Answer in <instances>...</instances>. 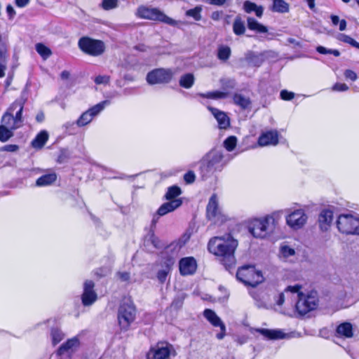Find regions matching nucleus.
<instances>
[{
  "instance_id": "obj_10",
  "label": "nucleus",
  "mask_w": 359,
  "mask_h": 359,
  "mask_svg": "<svg viewBox=\"0 0 359 359\" xmlns=\"http://www.w3.org/2000/svg\"><path fill=\"white\" fill-rule=\"evenodd\" d=\"M109 104L110 102L109 100H104L89 108L82 113L76 121V126L81 128L88 125L94 118L97 116Z\"/></svg>"
},
{
  "instance_id": "obj_3",
  "label": "nucleus",
  "mask_w": 359,
  "mask_h": 359,
  "mask_svg": "<svg viewBox=\"0 0 359 359\" xmlns=\"http://www.w3.org/2000/svg\"><path fill=\"white\" fill-rule=\"evenodd\" d=\"M295 300H297L294 304L296 310L302 316L316 309L318 304L317 294L314 292L304 294L299 290L295 293L294 301Z\"/></svg>"
},
{
  "instance_id": "obj_5",
  "label": "nucleus",
  "mask_w": 359,
  "mask_h": 359,
  "mask_svg": "<svg viewBox=\"0 0 359 359\" xmlns=\"http://www.w3.org/2000/svg\"><path fill=\"white\" fill-rule=\"evenodd\" d=\"M135 316L136 309L133 303L129 299L123 302L118 312V320L121 330H127L135 320Z\"/></svg>"
},
{
  "instance_id": "obj_8",
  "label": "nucleus",
  "mask_w": 359,
  "mask_h": 359,
  "mask_svg": "<svg viewBox=\"0 0 359 359\" xmlns=\"http://www.w3.org/2000/svg\"><path fill=\"white\" fill-rule=\"evenodd\" d=\"M137 13L141 18L157 20L172 26H175L177 24L176 20L167 16L158 8L140 6L138 8Z\"/></svg>"
},
{
  "instance_id": "obj_63",
  "label": "nucleus",
  "mask_w": 359,
  "mask_h": 359,
  "mask_svg": "<svg viewBox=\"0 0 359 359\" xmlns=\"http://www.w3.org/2000/svg\"><path fill=\"white\" fill-rule=\"evenodd\" d=\"M6 12L10 18H13L15 15V11L13 7L10 4H8L6 6Z\"/></svg>"
},
{
  "instance_id": "obj_48",
  "label": "nucleus",
  "mask_w": 359,
  "mask_h": 359,
  "mask_svg": "<svg viewBox=\"0 0 359 359\" xmlns=\"http://www.w3.org/2000/svg\"><path fill=\"white\" fill-rule=\"evenodd\" d=\"M316 51L320 54H323V55H325V54H332L334 55L335 57H338L340 55V53L338 50H336V49H328L325 47H323L322 46H318L317 48H316Z\"/></svg>"
},
{
  "instance_id": "obj_14",
  "label": "nucleus",
  "mask_w": 359,
  "mask_h": 359,
  "mask_svg": "<svg viewBox=\"0 0 359 359\" xmlns=\"http://www.w3.org/2000/svg\"><path fill=\"white\" fill-rule=\"evenodd\" d=\"M182 205V200H171L163 203L157 210L154 215L151 224L155 225L160 217L164 216L170 212L175 211Z\"/></svg>"
},
{
  "instance_id": "obj_61",
  "label": "nucleus",
  "mask_w": 359,
  "mask_h": 359,
  "mask_svg": "<svg viewBox=\"0 0 359 359\" xmlns=\"http://www.w3.org/2000/svg\"><path fill=\"white\" fill-rule=\"evenodd\" d=\"M118 277L122 280V281H128L130 279V273L128 272L124 271V272H118L117 273Z\"/></svg>"
},
{
  "instance_id": "obj_64",
  "label": "nucleus",
  "mask_w": 359,
  "mask_h": 359,
  "mask_svg": "<svg viewBox=\"0 0 359 359\" xmlns=\"http://www.w3.org/2000/svg\"><path fill=\"white\" fill-rule=\"evenodd\" d=\"M29 0H15V4L20 8H23L28 4Z\"/></svg>"
},
{
  "instance_id": "obj_2",
  "label": "nucleus",
  "mask_w": 359,
  "mask_h": 359,
  "mask_svg": "<svg viewBox=\"0 0 359 359\" xmlns=\"http://www.w3.org/2000/svg\"><path fill=\"white\" fill-rule=\"evenodd\" d=\"M282 213V210H278L262 217L251 219L248 224V231L256 238L264 239L270 236L274 232Z\"/></svg>"
},
{
  "instance_id": "obj_60",
  "label": "nucleus",
  "mask_w": 359,
  "mask_h": 359,
  "mask_svg": "<svg viewBox=\"0 0 359 359\" xmlns=\"http://www.w3.org/2000/svg\"><path fill=\"white\" fill-rule=\"evenodd\" d=\"M205 1L210 5L222 6L226 4V0H205Z\"/></svg>"
},
{
  "instance_id": "obj_42",
  "label": "nucleus",
  "mask_w": 359,
  "mask_h": 359,
  "mask_svg": "<svg viewBox=\"0 0 359 359\" xmlns=\"http://www.w3.org/2000/svg\"><path fill=\"white\" fill-rule=\"evenodd\" d=\"M8 57L7 41L0 34V61L6 63Z\"/></svg>"
},
{
  "instance_id": "obj_19",
  "label": "nucleus",
  "mask_w": 359,
  "mask_h": 359,
  "mask_svg": "<svg viewBox=\"0 0 359 359\" xmlns=\"http://www.w3.org/2000/svg\"><path fill=\"white\" fill-rule=\"evenodd\" d=\"M302 286L299 285H290L287 287L285 291L282 293H280L276 299V304L278 306H282L287 299L288 302H290V305L293 306L294 304V297L295 293L299 292L301 290Z\"/></svg>"
},
{
  "instance_id": "obj_6",
  "label": "nucleus",
  "mask_w": 359,
  "mask_h": 359,
  "mask_svg": "<svg viewBox=\"0 0 359 359\" xmlns=\"http://www.w3.org/2000/svg\"><path fill=\"white\" fill-rule=\"evenodd\" d=\"M337 226L342 233L359 235V218L353 215H340L337 220Z\"/></svg>"
},
{
  "instance_id": "obj_57",
  "label": "nucleus",
  "mask_w": 359,
  "mask_h": 359,
  "mask_svg": "<svg viewBox=\"0 0 359 359\" xmlns=\"http://www.w3.org/2000/svg\"><path fill=\"white\" fill-rule=\"evenodd\" d=\"M19 147L16 144H6L1 148V151H6L10 152L16 151Z\"/></svg>"
},
{
  "instance_id": "obj_58",
  "label": "nucleus",
  "mask_w": 359,
  "mask_h": 359,
  "mask_svg": "<svg viewBox=\"0 0 359 359\" xmlns=\"http://www.w3.org/2000/svg\"><path fill=\"white\" fill-rule=\"evenodd\" d=\"M344 76L346 79H348L353 81L357 79V74L351 69H346L344 72Z\"/></svg>"
},
{
  "instance_id": "obj_20",
  "label": "nucleus",
  "mask_w": 359,
  "mask_h": 359,
  "mask_svg": "<svg viewBox=\"0 0 359 359\" xmlns=\"http://www.w3.org/2000/svg\"><path fill=\"white\" fill-rule=\"evenodd\" d=\"M79 346L80 341L79 338L77 337H74L62 344L58 348L57 353L59 355L67 354L70 356L78 350Z\"/></svg>"
},
{
  "instance_id": "obj_16",
  "label": "nucleus",
  "mask_w": 359,
  "mask_h": 359,
  "mask_svg": "<svg viewBox=\"0 0 359 359\" xmlns=\"http://www.w3.org/2000/svg\"><path fill=\"white\" fill-rule=\"evenodd\" d=\"M206 212L208 219L214 222H217L219 220L222 221V215L219 208L218 198L215 194H213L209 199L206 208Z\"/></svg>"
},
{
  "instance_id": "obj_31",
  "label": "nucleus",
  "mask_w": 359,
  "mask_h": 359,
  "mask_svg": "<svg viewBox=\"0 0 359 359\" xmlns=\"http://www.w3.org/2000/svg\"><path fill=\"white\" fill-rule=\"evenodd\" d=\"M243 9L247 13L255 12L258 18H261L263 15L264 8L262 6H257L256 4L245 1L243 4Z\"/></svg>"
},
{
  "instance_id": "obj_27",
  "label": "nucleus",
  "mask_w": 359,
  "mask_h": 359,
  "mask_svg": "<svg viewBox=\"0 0 359 359\" xmlns=\"http://www.w3.org/2000/svg\"><path fill=\"white\" fill-rule=\"evenodd\" d=\"M1 126H6V127L10 128L11 130H15L18 128V124L15 123L14 115L8 108L4 114L1 117Z\"/></svg>"
},
{
  "instance_id": "obj_4",
  "label": "nucleus",
  "mask_w": 359,
  "mask_h": 359,
  "mask_svg": "<svg viewBox=\"0 0 359 359\" xmlns=\"http://www.w3.org/2000/svg\"><path fill=\"white\" fill-rule=\"evenodd\" d=\"M237 279L245 285L256 287L263 280L262 272L257 271L252 265L243 266L239 268L236 273Z\"/></svg>"
},
{
  "instance_id": "obj_30",
  "label": "nucleus",
  "mask_w": 359,
  "mask_h": 359,
  "mask_svg": "<svg viewBox=\"0 0 359 359\" xmlns=\"http://www.w3.org/2000/svg\"><path fill=\"white\" fill-rule=\"evenodd\" d=\"M49 137L46 130L40 131L32 141V146L34 149H41L46 143Z\"/></svg>"
},
{
  "instance_id": "obj_51",
  "label": "nucleus",
  "mask_w": 359,
  "mask_h": 359,
  "mask_svg": "<svg viewBox=\"0 0 359 359\" xmlns=\"http://www.w3.org/2000/svg\"><path fill=\"white\" fill-rule=\"evenodd\" d=\"M75 125H76V121H68L62 126V128L65 129L66 133L72 135L74 133V130Z\"/></svg>"
},
{
  "instance_id": "obj_13",
  "label": "nucleus",
  "mask_w": 359,
  "mask_h": 359,
  "mask_svg": "<svg viewBox=\"0 0 359 359\" xmlns=\"http://www.w3.org/2000/svg\"><path fill=\"white\" fill-rule=\"evenodd\" d=\"M27 94L25 92H22L19 98L16 99L10 107V111L14 115L15 121L18 124V127H20L22 124V111L24 105L27 101Z\"/></svg>"
},
{
  "instance_id": "obj_55",
  "label": "nucleus",
  "mask_w": 359,
  "mask_h": 359,
  "mask_svg": "<svg viewBox=\"0 0 359 359\" xmlns=\"http://www.w3.org/2000/svg\"><path fill=\"white\" fill-rule=\"evenodd\" d=\"M333 91L344 92L348 90V86L346 83H336L332 87Z\"/></svg>"
},
{
  "instance_id": "obj_22",
  "label": "nucleus",
  "mask_w": 359,
  "mask_h": 359,
  "mask_svg": "<svg viewBox=\"0 0 359 359\" xmlns=\"http://www.w3.org/2000/svg\"><path fill=\"white\" fill-rule=\"evenodd\" d=\"M333 221V212L329 209H323L318 216V224L321 231H327L330 229Z\"/></svg>"
},
{
  "instance_id": "obj_46",
  "label": "nucleus",
  "mask_w": 359,
  "mask_h": 359,
  "mask_svg": "<svg viewBox=\"0 0 359 359\" xmlns=\"http://www.w3.org/2000/svg\"><path fill=\"white\" fill-rule=\"evenodd\" d=\"M332 23L334 26H337L339 24V29L340 31H344L346 27V21L345 20H339L337 15H332L330 16Z\"/></svg>"
},
{
  "instance_id": "obj_29",
  "label": "nucleus",
  "mask_w": 359,
  "mask_h": 359,
  "mask_svg": "<svg viewBox=\"0 0 359 359\" xmlns=\"http://www.w3.org/2000/svg\"><path fill=\"white\" fill-rule=\"evenodd\" d=\"M336 332L339 337L351 338L353 335L352 325L348 322L342 323L337 326Z\"/></svg>"
},
{
  "instance_id": "obj_44",
  "label": "nucleus",
  "mask_w": 359,
  "mask_h": 359,
  "mask_svg": "<svg viewBox=\"0 0 359 359\" xmlns=\"http://www.w3.org/2000/svg\"><path fill=\"white\" fill-rule=\"evenodd\" d=\"M201 6H196L192 9L187 11L186 15L193 18L195 20H201Z\"/></svg>"
},
{
  "instance_id": "obj_15",
  "label": "nucleus",
  "mask_w": 359,
  "mask_h": 359,
  "mask_svg": "<svg viewBox=\"0 0 359 359\" xmlns=\"http://www.w3.org/2000/svg\"><path fill=\"white\" fill-rule=\"evenodd\" d=\"M203 316L212 325L220 328V332L217 334L216 337L219 340L222 339L226 335V326L221 318L214 311L209 309L203 311Z\"/></svg>"
},
{
  "instance_id": "obj_45",
  "label": "nucleus",
  "mask_w": 359,
  "mask_h": 359,
  "mask_svg": "<svg viewBox=\"0 0 359 359\" xmlns=\"http://www.w3.org/2000/svg\"><path fill=\"white\" fill-rule=\"evenodd\" d=\"M236 143V137L235 136H230L224 140V146L226 149V150L231 151L235 149Z\"/></svg>"
},
{
  "instance_id": "obj_18",
  "label": "nucleus",
  "mask_w": 359,
  "mask_h": 359,
  "mask_svg": "<svg viewBox=\"0 0 359 359\" xmlns=\"http://www.w3.org/2000/svg\"><path fill=\"white\" fill-rule=\"evenodd\" d=\"M95 284L92 280H86L83 285V292L81 300L84 306L92 305L97 299V296L94 290Z\"/></svg>"
},
{
  "instance_id": "obj_21",
  "label": "nucleus",
  "mask_w": 359,
  "mask_h": 359,
  "mask_svg": "<svg viewBox=\"0 0 359 359\" xmlns=\"http://www.w3.org/2000/svg\"><path fill=\"white\" fill-rule=\"evenodd\" d=\"M278 143V133L276 130H271L262 133L258 139V144L262 147L276 145Z\"/></svg>"
},
{
  "instance_id": "obj_37",
  "label": "nucleus",
  "mask_w": 359,
  "mask_h": 359,
  "mask_svg": "<svg viewBox=\"0 0 359 359\" xmlns=\"http://www.w3.org/2000/svg\"><path fill=\"white\" fill-rule=\"evenodd\" d=\"M244 22L240 16H236L233 23V32L236 35L241 36L245 32Z\"/></svg>"
},
{
  "instance_id": "obj_35",
  "label": "nucleus",
  "mask_w": 359,
  "mask_h": 359,
  "mask_svg": "<svg viewBox=\"0 0 359 359\" xmlns=\"http://www.w3.org/2000/svg\"><path fill=\"white\" fill-rule=\"evenodd\" d=\"M233 102L243 109H248L250 107L251 101L249 97L241 94L236 93L233 97Z\"/></svg>"
},
{
  "instance_id": "obj_25",
  "label": "nucleus",
  "mask_w": 359,
  "mask_h": 359,
  "mask_svg": "<svg viewBox=\"0 0 359 359\" xmlns=\"http://www.w3.org/2000/svg\"><path fill=\"white\" fill-rule=\"evenodd\" d=\"M174 263L175 259L172 257H168L164 262L163 269L159 270L157 273V278L161 283H163L166 280L167 276L170 272Z\"/></svg>"
},
{
  "instance_id": "obj_17",
  "label": "nucleus",
  "mask_w": 359,
  "mask_h": 359,
  "mask_svg": "<svg viewBox=\"0 0 359 359\" xmlns=\"http://www.w3.org/2000/svg\"><path fill=\"white\" fill-rule=\"evenodd\" d=\"M271 51H264L262 53H255L252 50H248L245 53L244 60L248 64V65L255 67H260L265 59L269 56Z\"/></svg>"
},
{
  "instance_id": "obj_54",
  "label": "nucleus",
  "mask_w": 359,
  "mask_h": 359,
  "mask_svg": "<svg viewBox=\"0 0 359 359\" xmlns=\"http://www.w3.org/2000/svg\"><path fill=\"white\" fill-rule=\"evenodd\" d=\"M342 41L345 43L351 44L352 46L359 49V43L349 36L342 35Z\"/></svg>"
},
{
  "instance_id": "obj_9",
  "label": "nucleus",
  "mask_w": 359,
  "mask_h": 359,
  "mask_svg": "<svg viewBox=\"0 0 359 359\" xmlns=\"http://www.w3.org/2000/svg\"><path fill=\"white\" fill-rule=\"evenodd\" d=\"M175 74L171 69L157 68L148 72L147 81L150 85L169 83Z\"/></svg>"
},
{
  "instance_id": "obj_52",
  "label": "nucleus",
  "mask_w": 359,
  "mask_h": 359,
  "mask_svg": "<svg viewBox=\"0 0 359 359\" xmlns=\"http://www.w3.org/2000/svg\"><path fill=\"white\" fill-rule=\"evenodd\" d=\"M110 77L107 75H99L95 78V83L97 85L107 84L109 82Z\"/></svg>"
},
{
  "instance_id": "obj_32",
  "label": "nucleus",
  "mask_w": 359,
  "mask_h": 359,
  "mask_svg": "<svg viewBox=\"0 0 359 359\" xmlns=\"http://www.w3.org/2000/svg\"><path fill=\"white\" fill-rule=\"evenodd\" d=\"M57 175L55 172L43 175L39 177L36 182V186L37 187H46L52 184L55 182Z\"/></svg>"
},
{
  "instance_id": "obj_39",
  "label": "nucleus",
  "mask_w": 359,
  "mask_h": 359,
  "mask_svg": "<svg viewBox=\"0 0 359 359\" xmlns=\"http://www.w3.org/2000/svg\"><path fill=\"white\" fill-rule=\"evenodd\" d=\"M231 50L228 46H219L217 49V58L223 62L227 61L231 56Z\"/></svg>"
},
{
  "instance_id": "obj_49",
  "label": "nucleus",
  "mask_w": 359,
  "mask_h": 359,
  "mask_svg": "<svg viewBox=\"0 0 359 359\" xmlns=\"http://www.w3.org/2000/svg\"><path fill=\"white\" fill-rule=\"evenodd\" d=\"M118 6V0H102V7L104 10L109 11Z\"/></svg>"
},
{
  "instance_id": "obj_59",
  "label": "nucleus",
  "mask_w": 359,
  "mask_h": 359,
  "mask_svg": "<svg viewBox=\"0 0 359 359\" xmlns=\"http://www.w3.org/2000/svg\"><path fill=\"white\" fill-rule=\"evenodd\" d=\"M252 297L256 300V306L258 308H265L266 304L257 299V292L253 291L250 292Z\"/></svg>"
},
{
  "instance_id": "obj_23",
  "label": "nucleus",
  "mask_w": 359,
  "mask_h": 359,
  "mask_svg": "<svg viewBox=\"0 0 359 359\" xmlns=\"http://www.w3.org/2000/svg\"><path fill=\"white\" fill-rule=\"evenodd\" d=\"M208 109L217 120L220 129H226L229 127L230 119L225 112L210 106H208Z\"/></svg>"
},
{
  "instance_id": "obj_53",
  "label": "nucleus",
  "mask_w": 359,
  "mask_h": 359,
  "mask_svg": "<svg viewBox=\"0 0 359 359\" xmlns=\"http://www.w3.org/2000/svg\"><path fill=\"white\" fill-rule=\"evenodd\" d=\"M280 95L282 100L287 101L291 100L294 97V93L287 90H281Z\"/></svg>"
},
{
  "instance_id": "obj_7",
  "label": "nucleus",
  "mask_w": 359,
  "mask_h": 359,
  "mask_svg": "<svg viewBox=\"0 0 359 359\" xmlns=\"http://www.w3.org/2000/svg\"><path fill=\"white\" fill-rule=\"evenodd\" d=\"M78 46L81 51L91 56H99L105 50L102 41L93 39L88 36L81 37L78 42Z\"/></svg>"
},
{
  "instance_id": "obj_62",
  "label": "nucleus",
  "mask_w": 359,
  "mask_h": 359,
  "mask_svg": "<svg viewBox=\"0 0 359 359\" xmlns=\"http://www.w3.org/2000/svg\"><path fill=\"white\" fill-rule=\"evenodd\" d=\"M222 14H223L222 11H214L211 14V19L215 21H218L221 19Z\"/></svg>"
},
{
  "instance_id": "obj_1",
  "label": "nucleus",
  "mask_w": 359,
  "mask_h": 359,
  "mask_svg": "<svg viewBox=\"0 0 359 359\" xmlns=\"http://www.w3.org/2000/svg\"><path fill=\"white\" fill-rule=\"evenodd\" d=\"M237 246V241L230 234L215 237L208 243L209 251L221 257V262L226 269H229L236 263L234 252Z\"/></svg>"
},
{
  "instance_id": "obj_26",
  "label": "nucleus",
  "mask_w": 359,
  "mask_h": 359,
  "mask_svg": "<svg viewBox=\"0 0 359 359\" xmlns=\"http://www.w3.org/2000/svg\"><path fill=\"white\" fill-rule=\"evenodd\" d=\"M256 332L262 334L268 339H280L285 337V334L280 330H269L264 328H257Z\"/></svg>"
},
{
  "instance_id": "obj_43",
  "label": "nucleus",
  "mask_w": 359,
  "mask_h": 359,
  "mask_svg": "<svg viewBox=\"0 0 359 359\" xmlns=\"http://www.w3.org/2000/svg\"><path fill=\"white\" fill-rule=\"evenodd\" d=\"M13 130L6 126L0 125V141L6 142L13 135Z\"/></svg>"
},
{
  "instance_id": "obj_56",
  "label": "nucleus",
  "mask_w": 359,
  "mask_h": 359,
  "mask_svg": "<svg viewBox=\"0 0 359 359\" xmlns=\"http://www.w3.org/2000/svg\"><path fill=\"white\" fill-rule=\"evenodd\" d=\"M196 175L194 172L189 171L184 175V180L187 184H191L195 181Z\"/></svg>"
},
{
  "instance_id": "obj_12",
  "label": "nucleus",
  "mask_w": 359,
  "mask_h": 359,
  "mask_svg": "<svg viewBox=\"0 0 359 359\" xmlns=\"http://www.w3.org/2000/svg\"><path fill=\"white\" fill-rule=\"evenodd\" d=\"M172 351L173 348L170 344L165 342L158 343L150 349L147 353V358L168 359Z\"/></svg>"
},
{
  "instance_id": "obj_11",
  "label": "nucleus",
  "mask_w": 359,
  "mask_h": 359,
  "mask_svg": "<svg viewBox=\"0 0 359 359\" xmlns=\"http://www.w3.org/2000/svg\"><path fill=\"white\" fill-rule=\"evenodd\" d=\"M308 217L302 209L295 210L286 217V223L292 229H302L306 223Z\"/></svg>"
},
{
  "instance_id": "obj_50",
  "label": "nucleus",
  "mask_w": 359,
  "mask_h": 359,
  "mask_svg": "<svg viewBox=\"0 0 359 359\" xmlns=\"http://www.w3.org/2000/svg\"><path fill=\"white\" fill-rule=\"evenodd\" d=\"M221 83L224 89H233L236 85V81L231 79L221 80Z\"/></svg>"
},
{
  "instance_id": "obj_36",
  "label": "nucleus",
  "mask_w": 359,
  "mask_h": 359,
  "mask_svg": "<svg viewBox=\"0 0 359 359\" xmlns=\"http://www.w3.org/2000/svg\"><path fill=\"white\" fill-rule=\"evenodd\" d=\"M295 255V250L294 248L290 247L286 244H281L279 248V257L283 259H287Z\"/></svg>"
},
{
  "instance_id": "obj_33",
  "label": "nucleus",
  "mask_w": 359,
  "mask_h": 359,
  "mask_svg": "<svg viewBox=\"0 0 359 359\" xmlns=\"http://www.w3.org/2000/svg\"><path fill=\"white\" fill-rule=\"evenodd\" d=\"M195 82V77L191 73H187L181 76L179 80V85L184 88H191Z\"/></svg>"
},
{
  "instance_id": "obj_34",
  "label": "nucleus",
  "mask_w": 359,
  "mask_h": 359,
  "mask_svg": "<svg viewBox=\"0 0 359 359\" xmlns=\"http://www.w3.org/2000/svg\"><path fill=\"white\" fill-rule=\"evenodd\" d=\"M182 194V189L177 185H173L169 187L167 189V191L164 196V198L167 201L171 200H182L181 198H177L179 196Z\"/></svg>"
},
{
  "instance_id": "obj_24",
  "label": "nucleus",
  "mask_w": 359,
  "mask_h": 359,
  "mask_svg": "<svg viewBox=\"0 0 359 359\" xmlns=\"http://www.w3.org/2000/svg\"><path fill=\"white\" fill-rule=\"evenodd\" d=\"M196 270V262L193 257L182 258L180 262V271L182 275L193 274Z\"/></svg>"
},
{
  "instance_id": "obj_40",
  "label": "nucleus",
  "mask_w": 359,
  "mask_h": 359,
  "mask_svg": "<svg viewBox=\"0 0 359 359\" xmlns=\"http://www.w3.org/2000/svg\"><path fill=\"white\" fill-rule=\"evenodd\" d=\"M227 95V93L219 90L208 92L206 93H198V96L201 97L213 100L224 99L226 98Z\"/></svg>"
},
{
  "instance_id": "obj_28",
  "label": "nucleus",
  "mask_w": 359,
  "mask_h": 359,
  "mask_svg": "<svg viewBox=\"0 0 359 359\" xmlns=\"http://www.w3.org/2000/svg\"><path fill=\"white\" fill-rule=\"evenodd\" d=\"M247 26L250 30L254 31L259 34L268 32L267 27L259 23L257 20L252 17H248Z\"/></svg>"
},
{
  "instance_id": "obj_47",
  "label": "nucleus",
  "mask_w": 359,
  "mask_h": 359,
  "mask_svg": "<svg viewBox=\"0 0 359 359\" xmlns=\"http://www.w3.org/2000/svg\"><path fill=\"white\" fill-rule=\"evenodd\" d=\"M51 337L53 344L55 345L63 339L64 334L60 330L53 329L51 330Z\"/></svg>"
},
{
  "instance_id": "obj_38",
  "label": "nucleus",
  "mask_w": 359,
  "mask_h": 359,
  "mask_svg": "<svg viewBox=\"0 0 359 359\" xmlns=\"http://www.w3.org/2000/svg\"><path fill=\"white\" fill-rule=\"evenodd\" d=\"M272 10L280 13H287L289 11V4L284 0H273Z\"/></svg>"
},
{
  "instance_id": "obj_41",
  "label": "nucleus",
  "mask_w": 359,
  "mask_h": 359,
  "mask_svg": "<svg viewBox=\"0 0 359 359\" xmlns=\"http://www.w3.org/2000/svg\"><path fill=\"white\" fill-rule=\"evenodd\" d=\"M35 49L43 60H46L52 55L51 50L42 43H36Z\"/></svg>"
}]
</instances>
